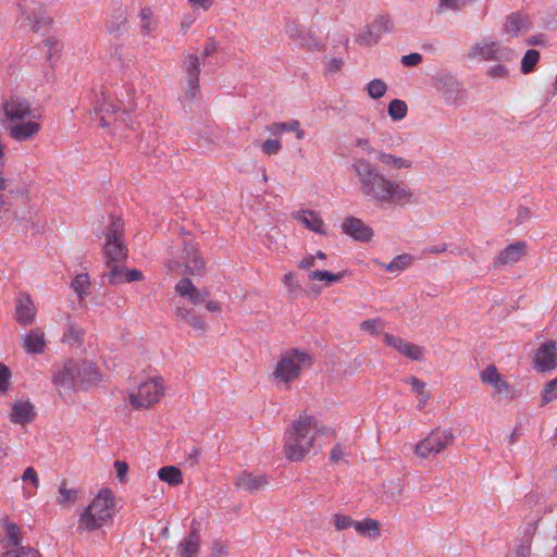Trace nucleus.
Returning a JSON list of instances; mask_svg holds the SVG:
<instances>
[{
	"label": "nucleus",
	"mask_w": 557,
	"mask_h": 557,
	"mask_svg": "<svg viewBox=\"0 0 557 557\" xmlns=\"http://www.w3.org/2000/svg\"><path fill=\"white\" fill-rule=\"evenodd\" d=\"M139 17L141 21V34L145 36L150 35L153 29L152 12L149 8H143L139 11Z\"/></svg>",
	"instance_id": "3c124183"
},
{
	"label": "nucleus",
	"mask_w": 557,
	"mask_h": 557,
	"mask_svg": "<svg viewBox=\"0 0 557 557\" xmlns=\"http://www.w3.org/2000/svg\"><path fill=\"white\" fill-rule=\"evenodd\" d=\"M123 222L121 219H112L107 232L103 253L106 261H124L127 258V247L123 240Z\"/></svg>",
	"instance_id": "423d86ee"
},
{
	"label": "nucleus",
	"mask_w": 557,
	"mask_h": 557,
	"mask_svg": "<svg viewBox=\"0 0 557 557\" xmlns=\"http://www.w3.org/2000/svg\"><path fill=\"white\" fill-rule=\"evenodd\" d=\"M35 416V407L29 400H18L12 406L10 420L16 424H25L32 422Z\"/></svg>",
	"instance_id": "bb28decb"
},
{
	"label": "nucleus",
	"mask_w": 557,
	"mask_h": 557,
	"mask_svg": "<svg viewBox=\"0 0 557 557\" xmlns=\"http://www.w3.org/2000/svg\"><path fill=\"white\" fill-rule=\"evenodd\" d=\"M508 74V69L503 64H496L488 70V76L494 79L506 78Z\"/></svg>",
	"instance_id": "680f3d73"
},
{
	"label": "nucleus",
	"mask_w": 557,
	"mask_h": 557,
	"mask_svg": "<svg viewBox=\"0 0 557 557\" xmlns=\"http://www.w3.org/2000/svg\"><path fill=\"white\" fill-rule=\"evenodd\" d=\"M115 497L110 488H101L83 510L78 519V530L94 532L113 520Z\"/></svg>",
	"instance_id": "7ed1b4c3"
},
{
	"label": "nucleus",
	"mask_w": 557,
	"mask_h": 557,
	"mask_svg": "<svg viewBox=\"0 0 557 557\" xmlns=\"http://www.w3.org/2000/svg\"><path fill=\"white\" fill-rule=\"evenodd\" d=\"M11 377H12L11 370L4 363H0V392L1 393H4L9 389Z\"/></svg>",
	"instance_id": "4d7b16f0"
},
{
	"label": "nucleus",
	"mask_w": 557,
	"mask_h": 557,
	"mask_svg": "<svg viewBox=\"0 0 557 557\" xmlns=\"http://www.w3.org/2000/svg\"><path fill=\"white\" fill-rule=\"evenodd\" d=\"M407 104L400 99H394L389 102L387 112L392 120L400 121L407 115Z\"/></svg>",
	"instance_id": "79ce46f5"
},
{
	"label": "nucleus",
	"mask_w": 557,
	"mask_h": 557,
	"mask_svg": "<svg viewBox=\"0 0 557 557\" xmlns=\"http://www.w3.org/2000/svg\"><path fill=\"white\" fill-rule=\"evenodd\" d=\"M174 313L178 320L186 322L194 330L205 332L208 329V323L206 322L205 318L188 308L177 307Z\"/></svg>",
	"instance_id": "c756f323"
},
{
	"label": "nucleus",
	"mask_w": 557,
	"mask_h": 557,
	"mask_svg": "<svg viewBox=\"0 0 557 557\" xmlns=\"http://www.w3.org/2000/svg\"><path fill=\"white\" fill-rule=\"evenodd\" d=\"M376 159L386 168L391 170H403L409 169L413 165V160H408L403 157H398L384 151H379Z\"/></svg>",
	"instance_id": "473e14b6"
},
{
	"label": "nucleus",
	"mask_w": 557,
	"mask_h": 557,
	"mask_svg": "<svg viewBox=\"0 0 557 557\" xmlns=\"http://www.w3.org/2000/svg\"><path fill=\"white\" fill-rule=\"evenodd\" d=\"M344 61L339 58H331L327 60L325 66L326 71L331 74H335L342 70Z\"/></svg>",
	"instance_id": "338daca9"
},
{
	"label": "nucleus",
	"mask_w": 557,
	"mask_h": 557,
	"mask_svg": "<svg viewBox=\"0 0 557 557\" xmlns=\"http://www.w3.org/2000/svg\"><path fill=\"white\" fill-rule=\"evenodd\" d=\"M114 469L116 471V474H117V478L120 479V481H124L125 476L127 474V471H128L127 463L124 461H121V460H116V461H114Z\"/></svg>",
	"instance_id": "774afa93"
},
{
	"label": "nucleus",
	"mask_w": 557,
	"mask_h": 557,
	"mask_svg": "<svg viewBox=\"0 0 557 557\" xmlns=\"http://www.w3.org/2000/svg\"><path fill=\"white\" fill-rule=\"evenodd\" d=\"M77 499V492L74 488H67L66 483L62 482L59 487L57 502L61 506L73 505Z\"/></svg>",
	"instance_id": "37998d69"
},
{
	"label": "nucleus",
	"mask_w": 557,
	"mask_h": 557,
	"mask_svg": "<svg viewBox=\"0 0 557 557\" xmlns=\"http://www.w3.org/2000/svg\"><path fill=\"white\" fill-rule=\"evenodd\" d=\"M530 28V18L522 12H515L510 14L505 23V33L513 37L525 34Z\"/></svg>",
	"instance_id": "cd10ccee"
},
{
	"label": "nucleus",
	"mask_w": 557,
	"mask_h": 557,
	"mask_svg": "<svg viewBox=\"0 0 557 557\" xmlns=\"http://www.w3.org/2000/svg\"><path fill=\"white\" fill-rule=\"evenodd\" d=\"M282 149V144L278 139H265L261 145V150L267 156H275Z\"/></svg>",
	"instance_id": "5fc2aeb1"
},
{
	"label": "nucleus",
	"mask_w": 557,
	"mask_h": 557,
	"mask_svg": "<svg viewBox=\"0 0 557 557\" xmlns=\"http://www.w3.org/2000/svg\"><path fill=\"white\" fill-rule=\"evenodd\" d=\"M76 371L75 360H65L57 367L52 375V383L59 389H77Z\"/></svg>",
	"instance_id": "9d476101"
},
{
	"label": "nucleus",
	"mask_w": 557,
	"mask_h": 557,
	"mask_svg": "<svg viewBox=\"0 0 557 557\" xmlns=\"http://www.w3.org/2000/svg\"><path fill=\"white\" fill-rule=\"evenodd\" d=\"M540 521L541 518H536L534 521L529 522L523 530L521 540L532 542L534 535L536 534Z\"/></svg>",
	"instance_id": "052dcab7"
},
{
	"label": "nucleus",
	"mask_w": 557,
	"mask_h": 557,
	"mask_svg": "<svg viewBox=\"0 0 557 557\" xmlns=\"http://www.w3.org/2000/svg\"><path fill=\"white\" fill-rule=\"evenodd\" d=\"M309 280L324 282L326 287H330L338 283L343 277L344 273H332L325 270H315L308 274Z\"/></svg>",
	"instance_id": "4c0bfd02"
},
{
	"label": "nucleus",
	"mask_w": 557,
	"mask_h": 557,
	"mask_svg": "<svg viewBox=\"0 0 557 557\" xmlns=\"http://www.w3.org/2000/svg\"><path fill=\"white\" fill-rule=\"evenodd\" d=\"M131 115L127 111L121 110L116 106L110 104L107 109H101V116H100V126L101 127H109L111 126L112 122L116 125L125 124L127 127H131L129 124Z\"/></svg>",
	"instance_id": "a878e982"
},
{
	"label": "nucleus",
	"mask_w": 557,
	"mask_h": 557,
	"mask_svg": "<svg viewBox=\"0 0 557 557\" xmlns=\"http://www.w3.org/2000/svg\"><path fill=\"white\" fill-rule=\"evenodd\" d=\"M386 90V84L380 78H374L370 81L367 85L368 95L372 99L382 98L385 95Z\"/></svg>",
	"instance_id": "a18cd8bd"
},
{
	"label": "nucleus",
	"mask_w": 557,
	"mask_h": 557,
	"mask_svg": "<svg viewBox=\"0 0 557 557\" xmlns=\"http://www.w3.org/2000/svg\"><path fill=\"white\" fill-rule=\"evenodd\" d=\"M0 528L3 532V535L0 540L2 552L12 550L15 547L24 546L22 545L23 535L20 525L11 521L9 517H3L0 519Z\"/></svg>",
	"instance_id": "2eb2a0df"
},
{
	"label": "nucleus",
	"mask_w": 557,
	"mask_h": 557,
	"mask_svg": "<svg viewBox=\"0 0 557 557\" xmlns=\"http://www.w3.org/2000/svg\"><path fill=\"white\" fill-rule=\"evenodd\" d=\"M84 332L81 327L76 326L69 315L67 331L63 334L62 342L69 345L79 346L83 343Z\"/></svg>",
	"instance_id": "e433bc0d"
},
{
	"label": "nucleus",
	"mask_w": 557,
	"mask_h": 557,
	"mask_svg": "<svg viewBox=\"0 0 557 557\" xmlns=\"http://www.w3.org/2000/svg\"><path fill=\"white\" fill-rule=\"evenodd\" d=\"M2 557H41V555L37 549L30 546H23L2 552Z\"/></svg>",
	"instance_id": "49530a36"
},
{
	"label": "nucleus",
	"mask_w": 557,
	"mask_h": 557,
	"mask_svg": "<svg viewBox=\"0 0 557 557\" xmlns=\"http://www.w3.org/2000/svg\"><path fill=\"white\" fill-rule=\"evenodd\" d=\"M539 61L540 52L535 49H529L521 60V72L523 74H529L533 72Z\"/></svg>",
	"instance_id": "ea45409f"
},
{
	"label": "nucleus",
	"mask_w": 557,
	"mask_h": 557,
	"mask_svg": "<svg viewBox=\"0 0 557 557\" xmlns=\"http://www.w3.org/2000/svg\"><path fill=\"white\" fill-rule=\"evenodd\" d=\"M281 125L282 133H295L296 138L301 140L305 138V131L300 127V122L298 120H289L287 122H278Z\"/></svg>",
	"instance_id": "8fccbe9b"
},
{
	"label": "nucleus",
	"mask_w": 557,
	"mask_h": 557,
	"mask_svg": "<svg viewBox=\"0 0 557 557\" xmlns=\"http://www.w3.org/2000/svg\"><path fill=\"white\" fill-rule=\"evenodd\" d=\"M532 550V542L520 540L516 548V557H530Z\"/></svg>",
	"instance_id": "e2e57ef3"
},
{
	"label": "nucleus",
	"mask_w": 557,
	"mask_h": 557,
	"mask_svg": "<svg viewBox=\"0 0 557 557\" xmlns=\"http://www.w3.org/2000/svg\"><path fill=\"white\" fill-rule=\"evenodd\" d=\"M234 484L238 490L253 494L263 488L268 484V480L262 474L255 475L244 471L235 478Z\"/></svg>",
	"instance_id": "b1692460"
},
{
	"label": "nucleus",
	"mask_w": 557,
	"mask_h": 557,
	"mask_svg": "<svg viewBox=\"0 0 557 557\" xmlns=\"http://www.w3.org/2000/svg\"><path fill=\"white\" fill-rule=\"evenodd\" d=\"M357 521H355L351 517L342 515V513H335L334 515V527L337 531H343L349 528L355 529V524Z\"/></svg>",
	"instance_id": "603ef678"
},
{
	"label": "nucleus",
	"mask_w": 557,
	"mask_h": 557,
	"mask_svg": "<svg viewBox=\"0 0 557 557\" xmlns=\"http://www.w3.org/2000/svg\"><path fill=\"white\" fill-rule=\"evenodd\" d=\"M557 398V377L548 382L543 389L542 399L544 403H550Z\"/></svg>",
	"instance_id": "6e6d98bb"
},
{
	"label": "nucleus",
	"mask_w": 557,
	"mask_h": 557,
	"mask_svg": "<svg viewBox=\"0 0 557 557\" xmlns=\"http://www.w3.org/2000/svg\"><path fill=\"white\" fill-rule=\"evenodd\" d=\"M454 435L449 430H433L422 442H420V457L431 454H438L453 443Z\"/></svg>",
	"instance_id": "1a4fd4ad"
},
{
	"label": "nucleus",
	"mask_w": 557,
	"mask_h": 557,
	"mask_svg": "<svg viewBox=\"0 0 557 557\" xmlns=\"http://www.w3.org/2000/svg\"><path fill=\"white\" fill-rule=\"evenodd\" d=\"M164 394L163 380L161 377H150L129 389L128 399L135 409H147L159 403Z\"/></svg>",
	"instance_id": "39448f33"
},
{
	"label": "nucleus",
	"mask_w": 557,
	"mask_h": 557,
	"mask_svg": "<svg viewBox=\"0 0 557 557\" xmlns=\"http://www.w3.org/2000/svg\"><path fill=\"white\" fill-rule=\"evenodd\" d=\"M527 243L518 240L504 248L496 259L494 267L513 265L518 263L527 253Z\"/></svg>",
	"instance_id": "f3484780"
},
{
	"label": "nucleus",
	"mask_w": 557,
	"mask_h": 557,
	"mask_svg": "<svg viewBox=\"0 0 557 557\" xmlns=\"http://www.w3.org/2000/svg\"><path fill=\"white\" fill-rule=\"evenodd\" d=\"M326 432L318 420L306 413L300 414L285 433L284 454L290 461H301L313 449L315 436Z\"/></svg>",
	"instance_id": "f03ea898"
},
{
	"label": "nucleus",
	"mask_w": 557,
	"mask_h": 557,
	"mask_svg": "<svg viewBox=\"0 0 557 557\" xmlns=\"http://www.w3.org/2000/svg\"><path fill=\"white\" fill-rule=\"evenodd\" d=\"M384 326L385 323L380 318L364 320L360 324V329L371 335L380 334L384 330Z\"/></svg>",
	"instance_id": "09e8293b"
},
{
	"label": "nucleus",
	"mask_w": 557,
	"mask_h": 557,
	"mask_svg": "<svg viewBox=\"0 0 557 557\" xmlns=\"http://www.w3.org/2000/svg\"><path fill=\"white\" fill-rule=\"evenodd\" d=\"M77 389L87 388L100 381V373L96 366L88 360H75Z\"/></svg>",
	"instance_id": "a211bd4d"
},
{
	"label": "nucleus",
	"mask_w": 557,
	"mask_h": 557,
	"mask_svg": "<svg viewBox=\"0 0 557 557\" xmlns=\"http://www.w3.org/2000/svg\"><path fill=\"white\" fill-rule=\"evenodd\" d=\"M200 549V535L197 529L193 528L188 537L183 540L178 546L180 557H197Z\"/></svg>",
	"instance_id": "2f4dec72"
},
{
	"label": "nucleus",
	"mask_w": 557,
	"mask_h": 557,
	"mask_svg": "<svg viewBox=\"0 0 557 557\" xmlns=\"http://www.w3.org/2000/svg\"><path fill=\"white\" fill-rule=\"evenodd\" d=\"M383 339L387 346L394 348L403 356H406L412 360L418 359V351L416 350L414 346L408 342H405L403 338L389 333H385Z\"/></svg>",
	"instance_id": "7c9ffc66"
},
{
	"label": "nucleus",
	"mask_w": 557,
	"mask_h": 557,
	"mask_svg": "<svg viewBox=\"0 0 557 557\" xmlns=\"http://www.w3.org/2000/svg\"><path fill=\"white\" fill-rule=\"evenodd\" d=\"M9 136L15 141H27L35 138L41 131V124L29 120L14 122L7 127Z\"/></svg>",
	"instance_id": "dca6fc26"
},
{
	"label": "nucleus",
	"mask_w": 557,
	"mask_h": 557,
	"mask_svg": "<svg viewBox=\"0 0 557 557\" xmlns=\"http://www.w3.org/2000/svg\"><path fill=\"white\" fill-rule=\"evenodd\" d=\"M505 50L496 40L487 38L478 40L468 50L467 57L471 61L487 62L506 59L503 54Z\"/></svg>",
	"instance_id": "0eeeda50"
},
{
	"label": "nucleus",
	"mask_w": 557,
	"mask_h": 557,
	"mask_svg": "<svg viewBox=\"0 0 557 557\" xmlns=\"http://www.w3.org/2000/svg\"><path fill=\"white\" fill-rule=\"evenodd\" d=\"M122 262L123 261H106L108 272L104 274V276L108 278V282L112 285L120 284L124 281L125 272L122 267Z\"/></svg>",
	"instance_id": "c9c22d12"
},
{
	"label": "nucleus",
	"mask_w": 557,
	"mask_h": 557,
	"mask_svg": "<svg viewBox=\"0 0 557 557\" xmlns=\"http://www.w3.org/2000/svg\"><path fill=\"white\" fill-rule=\"evenodd\" d=\"M203 62L195 53L186 54L183 61V67L186 72L187 96L194 98L199 87V74Z\"/></svg>",
	"instance_id": "9b49d317"
},
{
	"label": "nucleus",
	"mask_w": 557,
	"mask_h": 557,
	"mask_svg": "<svg viewBox=\"0 0 557 557\" xmlns=\"http://www.w3.org/2000/svg\"><path fill=\"white\" fill-rule=\"evenodd\" d=\"M351 170L358 180L360 193L369 201L380 205L406 203L412 197L411 191L405 185L386 177L364 158L355 159Z\"/></svg>",
	"instance_id": "f257e3e1"
},
{
	"label": "nucleus",
	"mask_w": 557,
	"mask_h": 557,
	"mask_svg": "<svg viewBox=\"0 0 557 557\" xmlns=\"http://www.w3.org/2000/svg\"><path fill=\"white\" fill-rule=\"evenodd\" d=\"M346 456L345 447L341 444H336L330 451V460L332 462H338Z\"/></svg>",
	"instance_id": "69168bd1"
},
{
	"label": "nucleus",
	"mask_w": 557,
	"mask_h": 557,
	"mask_svg": "<svg viewBox=\"0 0 557 557\" xmlns=\"http://www.w3.org/2000/svg\"><path fill=\"white\" fill-rule=\"evenodd\" d=\"M175 290L181 296L187 297L193 305L203 304L209 296L208 289H198L189 278L180 280Z\"/></svg>",
	"instance_id": "393cba45"
},
{
	"label": "nucleus",
	"mask_w": 557,
	"mask_h": 557,
	"mask_svg": "<svg viewBox=\"0 0 557 557\" xmlns=\"http://www.w3.org/2000/svg\"><path fill=\"white\" fill-rule=\"evenodd\" d=\"M355 530L361 536H364L370 540H375L381 536L380 522L372 518H367L362 521H357L355 524Z\"/></svg>",
	"instance_id": "72a5a7b5"
},
{
	"label": "nucleus",
	"mask_w": 557,
	"mask_h": 557,
	"mask_svg": "<svg viewBox=\"0 0 557 557\" xmlns=\"http://www.w3.org/2000/svg\"><path fill=\"white\" fill-rule=\"evenodd\" d=\"M343 232L359 242H368L372 238L373 232L370 226L360 219L349 216L342 224Z\"/></svg>",
	"instance_id": "412c9836"
},
{
	"label": "nucleus",
	"mask_w": 557,
	"mask_h": 557,
	"mask_svg": "<svg viewBox=\"0 0 557 557\" xmlns=\"http://www.w3.org/2000/svg\"><path fill=\"white\" fill-rule=\"evenodd\" d=\"M22 480L24 482L30 483L35 490L39 487V476L34 467H27L24 470L22 474Z\"/></svg>",
	"instance_id": "13d9d810"
},
{
	"label": "nucleus",
	"mask_w": 557,
	"mask_h": 557,
	"mask_svg": "<svg viewBox=\"0 0 557 557\" xmlns=\"http://www.w3.org/2000/svg\"><path fill=\"white\" fill-rule=\"evenodd\" d=\"M212 557H226L228 554V548L225 542L221 540H215L211 545Z\"/></svg>",
	"instance_id": "bf43d9fd"
},
{
	"label": "nucleus",
	"mask_w": 557,
	"mask_h": 557,
	"mask_svg": "<svg viewBox=\"0 0 557 557\" xmlns=\"http://www.w3.org/2000/svg\"><path fill=\"white\" fill-rule=\"evenodd\" d=\"M311 363V356L304 350L289 349L283 352L275 366L273 377L287 388L297 380L305 367Z\"/></svg>",
	"instance_id": "20e7f679"
},
{
	"label": "nucleus",
	"mask_w": 557,
	"mask_h": 557,
	"mask_svg": "<svg viewBox=\"0 0 557 557\" xmlns=\"http://www.w3.org/2000/svg\"><path fill=\"white\" fill-rule=\"evenodd\" d=\"M371 27L381 37L393 29V22L389 16L381 15L372 22Z\"/></svg>",
	"instance_id": "de8ad7c7"
},
{
	"label": "nucleus",
	"mask_w": 557,
	"mask_h": 557,
	"mask_svg": "<svg viewBox=\"0 0 557 557\" xmlns=\"http://www.w3.org/2000/svg\"><path fill=\"white\" fill-rule=\"evenodd\" d=\"M480 377L482 383L493 387L495 394L499 396H508L510 394V385L495 366H488L481 372Z\"/></svg>",
	"instance_id": "aec40b11"
},
{
	"label": "nucleus",
	"mask_w": 557,
	"mask_h": 557,
	"mask_svg": "<svg viewBox=\"0 0 557 557\" xmlns=\"http://www.w3.org/2000/svg\"><path fill=\"white\" fill-rule=\"evenodd\" d=\"M472 0H440V11L453 10L459 11L462 10L468 3Z\"/></svg>",
	"instance_id": "864d4df0"
},
{
	"label": "nucleus",
	"mask_w": 557,
	"mask_h": 557,
	"mask_svg": "<svg viewBox=\"0 0 557 557\" xmlns=\"http://www.w3.org/2000/svg\"><path fill=\"white\" fill-rule=\"evenodd\" d=\"M183 267L189 275H201L205 271V261L201 258L197 247L186 243L182 255Z\"/></svg>",
	"instance_id": "6ab92c4d"
},
{
	"label": "nucleus",
	"mask_w": 557,
	"mask_h": 557,
	"mask_svg": "<svg viewBox=\"0 0 557 557\" xmlns=\"http://www.w3.org/2000/svg\"><path fill=\"white\" fill-rule=\"evenodd\" d=\"M380 39V36L374 32L371 25L364 27L356 37V41L361 46H372L376 44Z\"/></svg>",
	"instance_id": "c03bdc74"
},
{
	"label": "nucleus",
	"mask_w": 557,
	"mask_h": 557,
	"mask_svg": "<svg viewBox=\"0 0 557 557\" xmlns=\"http://www.w3.org/2000/svg\"><path fill=\"white\" fill-rule=\"evenodd\" d=\"M534 368L537 372H550L557 368V341L542 343L534 354Z\"/></svg>",
	"instance_id": "6e6552de"
},
{
	"label": "nucleus",
	"mask_w": 557,
	"mask_h": 557,
	"mask_svg": "<svg viewBox=\"0 0 557 557\" xmlns=\"http://www.w3.org/2000/svg\"><path fill=\"white\" fill-rule=\"evenodd\" d=\"M414 258L409 255L397 256L393 261L385 264L384 268L388 272H400L413 263Z\"/></svg>",
	"instance_id": "a19ab883"
},
{
	"label": "nucleus",
	"mask_w": 557,
	"mask_h": 557,
	"mask_svg": "<svg viewBox=\"0 0 557 557\" xmlns=\"http://www.w3.org/2000/svg\"><path fill=\"white\" fill-rule=\"evenodd\" d=\"M2 111L11 122L23 121L32 116L33 113L30 103L18 96H11L5 100L2 104Z\"/></svg>",
	"instance_id": "ddd939ff"
},
{
	"label": "nucleus",
	"mask_w": 557,
	"mask_h": 557,
	"mask_svg": "<svg viewBox=\"0 0 557 557\" xmlns=\"http://www.w3.org/2000/svg\"><path fill=\"white\" fill-rule=\"evenodd\" d=\"M71 286L81 299L84 298V296L89 294L90 281L88 274H77L72 281Z\"/></svg>",
	"instance_id": "58836bf2"
},
{
	"label": "nucleus",
	"mask_w": 557,
	"mask_h": 557,
	"mask_svg": "<svg viewBox=\"0 0 557 557\" xmlns=\"http://www.w3.org/2000/svg\"><path fill=\"white\" fill-rule=\"evenodd\" d=\"M215 0H187L190 8L194 10L209 11Z\"/></svg>",
	"instance_id": "0e129e2a"
},
{
	"label": "nucleus",
	"mask_w": 557,
	"mask_h": 557,
	"mask_svg": "<svg viewBox=\"0 0 557 557\" xmlns=\"http://www.w3.org/2000/svg\"><path fill=\"white\" fill-rule=\"evenodd\" d=\"M23 349L30 355H40L47 347L45 332L39 329H33L22 337Z\"/></svg>",
	"instance_id": "4be33fe9"
},
{
	"label": "nucleus",
	"mask_w": 557,
	"mask_h": 557,
	"mask_svg": "<svg viewBox=\"0 0 557 557\" xmlns=\"http://www.w3.org/2000/svg\"><path fill=\"white\" fill-rule=\"evenodd\" d=\"M293 219L301 223L306 228L318 234H324V222L321 216L311 210H300L292 214Z\"/></svg>",
	"instance_id": "c85d7f7f"
},
{
	"label": "nucleus",
	"mask_w": 557,
	"mask_h": 557,
	"mask_svg": "<svg viewBox=\"0 0 557 557\" xmlns=\"http://www.w3.org/2000/svg\"><path fill=\"white\" fill-rule=\"evenodd\" d=\"M287 36L295 44L310 50H318L321 48L320 42L310 30H307L299 25L292 24L286 29Z\"/></svg>",
	"instance_id": "5701e85b"
},
{
	"label": "nucleus",
	"mask_w": 557,
	"mask_h": 557,
	"mask_svg": "<svg viewBox=\"0 0 557 557\" xmlns=\"http://www.w3.org/2000/svg\"><path fill=\"white\" fill-rule=\"evenodd\" d=\"M158 478L170 485L176 486L183 483L182 471L174 466H165L159 469Z\"/></svg>",
	"instance_id": "f704fd0d"
},
{
	"label": "nucleus",
	"mask_w": 557,
	"mask_h": 557,
	"mask_svg": "<svg viewBox=\"0 0 557 557\" xmlns=\"http://www.w3.org/2000/svg\"><path fill=\"white\" fill-rule=\"evenodd\" d=\"M441 98L448 106H461L467 96L462 85L454 77H445L440 86Z\"/></svg>",
	"instance_id": "4468645a"
},
{
	"label": "nucleus",
	"mask_w": 557,
	"mask_h": 557,
	"mask_svg": "<svg viewBox=\"0 0 557 557\" xmlns=\"http://www.w3.org/2000/svg\"><path fill=\"white\" fill-rule=\"evenodd\" d=\"M14 318L23 326L30 325L37 314V308L27 293H18L15 298Z\"/></svg>",
	"instance_id": "f8f14e48"
}]
</instances>
